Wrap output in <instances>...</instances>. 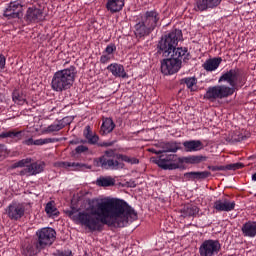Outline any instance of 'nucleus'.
Instances as JSON below:
<instances>
[{"label": "nucleus", "mask_w": 256, "mask_h": 256, "mask_svg": "<svg viewBox=\"0 0 256 256\" xmlns=\"http://www.w3.org/2000/svg\"><path fill=\"white\" fill-rule=\"evenodd\" d=\"M86 211L79 212L76 207L65 210V213L74 223L83 225L89 231H103V226L127 227L129 223L137 221V212L125 200L88 199Z\"/></svg>", "instance_id": "f257e3e1"}, {"label": "nucleus", "mask_w": 256, "mask_h": 256, "mask_svg": "<svg viewBox=\"0 0 256 256\" xmlns=\"http://www.w3.org/2000/svg\"><path fill=\"white\" fill-rule=\"evenodd\" d=\"M183 37L181 30L175 29L174 31L162 36L157 45V54L165 57L161 61V73L163 75H175L179 73L181 65H183V57L189 55L188 49L177 47L179 41Z\"/></svg>", "instance_id": "f03ea898"}, {"label": "nucleus", "mask_w": 256, "mask_h": 256, "mask_svg": "<svg viewBox=\"0 0 256 256\" xmlns=\"http://www.w3.org/2000/svg\"><path fill=\"white\" fill-rule=\"evenodd\" d=\"M203 161H207L206 156L203 155H193L184 158H179L175 154H170L162 155L159 158H152V163H155V165H158L160 169H164L165 171H173L174 169H179V167H181L183 163L198 165V163H203Z\"/></svg>", "instance_id": "7ed1b4c3"}, {"label": "nucleus", "mask_w": 256, "mask_h": 256, "mask_svg": "<svg viewBox=\"0 0 256 256\" xmlns=\"http://www.w3.org/2000/svg\"><path fill=\"white\" fill-rule=\"evenodd\" d=\"M75 77H77V68L75 66L56 71L51 80L52 91L56 93L69 91L75 83Z\"/></svg>", "instance_id": "20e7f679"}, {"label": "nucleus", "mask_w": 256, "mask_h": 256, "mask_svg": "<svg viewBox=\"0 0 256 256\" xmlns=\"http://www.w3.org/2000/svg\"><path fill=\"white\" fill-rule=\"evenodd\" d=\"M159 12L157 10L146 11L134 26L136 37H147L151 35L159 24Z\"/></svg>", "instance_id": "39448f33"}, {"label": "nucleus", "mask_w": 256, "mask_h": 256, "mask_svg": "<svg viewBox=\"0 0 256 256\" xmlns=\"http://www.w3.org/2000/svg\"><path fill=\"white\" fill-rule=\"evenodd\" d=\"M119 155L113 150L105 151V155L93 160L94 167H102L106 170L117 171V169H123L125 164L119 162Z\"/></svg>", "instance_id": "423d86ee"}, {"label": "nucleus", "mask_w": 256, "mask_h": 256, "mask_svg": "<svg viewBox=\"0 0 256 256\" xmlns=\"http://www.w3.org/2000/svg\"><path fill=\"white\" fill-rule=\"evenodd\" d=\"M233 93H235L233 92V88H229V86H210L204 94V99L213 103V101H217V99H227V97H231Z\"/></svg>", "instance_id": "0eeeda50"}, {"label": "nucleus", "mask_w": 256, "mask_h": 256, "mask_svg": "<svg viewBox=\"0 0 256 256\" xmlns=\"http://www.w3.org/2000/svg\"><path fill=\"white\" fill-rule=\"evenodd\" d=\"M56 235H57V232H55V229L51 227H45V228L39 229L36 232L37 248L45 249V247H49L53 245L56 239Z\"/></svg>", "instance_id": "6e6552de"}, {"label": "nucleus", "mask_w": 256, "mask_h": 256, "mask_svg": "<svg viewBox=\"0 0 256 256\" xmlns=\"http://www.w3.org/2000/svg\"><path fill=\"white\" fill-rule=\"evenodd\" d=\"M221 251L219 240L208 239L202 242L199 247L200 256H216Z\"/></svg>", "instance_id": "1a4fd4ad"}, {"label": "nucleus", "mask_w": 256, "mask_h": 256, "mask_svg": "<svg viewBox=\"0 0 256 256\" xmlns=\"http://www.w3.org/2000/svg\"><path fill=\"white\" fill-rule=\"evenodd\" d=\"M237 81H239V69H230L221 75L218 80V83H228L229 88L233 89V93L237 91Z\"/></svg>", "instance_id": "9d476101"}, {"label": "nucleus", "mask_w": 256, "mask_h": 256, "mask_svg": "<svg viewBox=\"0 0 256 256\" xmlns=\"http://www.w3.org/2000/svg\"><path fill=\"white\" fill-rule=\"evenodd\" d=\"M3 16L6 19H21L23 17V5L18 1L10 2L4 10Z\"/></svg>", "instance_id": "9b49d317"}, {"label": "nucleus", "mask_w": 256, "mask_h": 256, "mask_svg": "<svg viewBox=\"0 0 256 256\" xmlns=\"http://www.w3.org/2000/svg\"><path fill=\"white\" fill-rule=\"evenodd\" d=\"M6 213L11 221H19L25 215V205L12 203L7 207Z\"/></svg>", "instance_id": "f8f14e48"}, {"label": "nucleus", "mask_w": 256, "mask_h": 256, "mask_svg": "<svg viewBox=\"0 0 256 256\" xmlns=\"http://www.w3.org/2000/svg\"><path fill=\"white\" fill-rule=\"evenodd\" d=\"M223 0H196L194 9L195 11H207V9H215L219 7Z\"/></svg>", "instance_id": "ddd939ff"}, {"label": "nucleus", "mask_w": 256, "mask_h": 256, "mask_svg": "<svg viewBox=\"0 0 256 256\" xmlns=\"http://www.w3.org/2000/svg\"><path fill=\"white\" fill-rule=\"evenodd\" d=\"M43 19H45L43 10L36 7L28 8L26 12V21H29L30 23H37L39 21H43Z\"/></svg>", "instance_id": "4468645a"}, {"label": "nucleus", "mask_w": 256, "mask_h": 256, "mask_svg": "<svg viewBox=\"0 0 256 256\" xmlns=\"http://www.w3.org/2000/svg\"><path fill=\"white\" fill-rule=\"evenodd\" d=\"M214 209H216V211H233V209H235V201L231 202L228 199L216 200L214 202Z\"/></svg>", "instance_id": "2eb2a0df"}, {"label": "nucleus", "mask_w": 256, "mask_h": 256, "mask_svg": "<svg viewBox=\"0 0 256 256\" xmlns=\"http://www.w3.org/2000/svg\"><path fill=\"white\" fill-rule=\"evenodd\" d=\"M107 69L114 77H121L122 79H127V77H129L127 72H125V67H123L121 64H110Z\"/></svg>", "instance_id": "dca6fc26"}, {"label": "nucleus", "mask_w": 256, "mask_h": 256, "mask_svg": "<svg viewBox=\"0 0 256 256\" xmlns=\"http://www.w3.org/2000/svg\"><path fill=\"white\" fill-rule=\"evenodd\" d=\"M183 147L187 153L201 151L203 149V142L201 140H188L183 142Z\"/></svg>", "instance_id": "f3484780"}, {"label": "nucleus", "mask_w": 256, "mask_h": 256, "mask_svg": "<svg viewBox=\"0 0 256 256\" xmlns=\"http://www.w3.org/2000/svg\"><path fill=\"white\" fill-rule=\"evenodd\" d=\"M125 7V0H107L106 9L110 13H119Z\"/></svg>", "instance_id": "a211bd4d"}, {"label": "nucleus", "mask_w": 256, "mask_h": 256, "mask_svg": "<svg viewBox=\"0 0 256 256\" xmlns=\"http://www.w3.org/2000/svg\"><path fill=\"white\" fill-rule=\"evenodd\" d=\"M60 167L69 169L72 167V171H85L86 169H92L91 165L79 162H60Z\"/></svg>", "instance_id": "6ab92c4d"}, {"label": "nucleus", "mask_w": 256, "mask_h": 256, "mask_svg": "<svg viewBox=\"0 0 256 256\" xmlns=\"http://www.w3.org/2000/svg\"><path fill=\"white\" fill-rule=\"evenodd\" d=\"M243 167H245V164L238 162L226 166H208V169L210 171H237V169H243Z\"/></svg>", "instance_id": "aec40b11"}, {"label": "nucleus", "mask_w": 256, "mask_h": 256, "mask_svg": "<svg viewBox=\"0 0 256 256\" xmlns=\"http://www.w3.org/2000/svg\"><path fill=\"white\" fill-rule=\"evenodd\" d=\"M242 235L244 237H256V222L248 221L242 225Z\"/></svg>", "instance_id": "412c9836"}, {"label": "nucleus", "mask_w": 256, "mask_h": 256, "mask_svg": "<svg viewBox=\"0 0 256 256\" xmlns=\"http://www.w3.org/2000/svg\"><path fill=\"white\" fill-rule=\"evenodd\" d=\"M27 134L26 131H8V132H2L0 134V139H7L9 137L10 139H17V141H21V139H25V135Z\"/></svg>", "instance_id": "4be33fe9"}, {"label": "nucleus", "mask_w": 256, "mask_h": 256, "mask_svg": "<svg viewBox=\"0 0 256 256\" xmlns=\"http://www.w3.org/2000/svg\"><path fill=\"white\" fill-rule=\"evenodd\" d=\"M43 248L37 247V241L34 243H29L23 246L22 254L25 256H35L37 253H40Z\"/></svg>", "instance_id": "5701e85b"}, {"label": "nucleus", "mask_w": 256, "mask_h": 256, "mask_svg": "<svg viewBox=\"0 0 256 256\" xmlns=\"http://www.w3.org/2000/svg\"><path fill=\"white\" fill-rule=\"evenodd\" d=\"M181 217L184 219L187 217H195L199 213V207L195 205H186L181 210Z\"/></svg>", "instance_id": "b1692460"}, {"label": "nucleus", "mask_w": 256, "mask_h": 256, "mask_svg": "<svg viewBox=\"0 0 256 256\" xmlns=\"http://www.w3.org/2000/svg\"><path fill=\"white\" fill-rule=\"evenodd\" d=\"M223 59L221 57L208 59L204 64L203 67L205 71H215L221 65Z\"/></svg>", "instance_id": "393cba45"}, {"label": "nucleus", "mask_w": 256, "mask_h": 256, "mask_svg": "<svg viewBox=\"0 0 256 256\" xmlns=\"http://www.w3.org/2000/svg\"><path fill=\"white\" fill-rule=\"evenodd\" d=\"M181 143L177 142H167L160 144L162 153H177L181 149Z\"/></svg>", "instance_id": "a878e982"}, {"label": "nucleus", "mask_w": 256, "mask_h": 256, "mask_svg": "<svg viewBox=\"0 0 256 256\" xmlns=\"http://www.w3.org/2000/svg\"><path fill=\"white\" fill-rule=\"evenodd\" d=\"M113 129H115V122H113V119L105 118L101 125L100 133L102 135H107V134L111 133L113 131Z\"/></svg>", "instance_id": "bb28decb"}, {"label": "nucleus", "mask_w": 256, "mask_h": 256, "mask_svg": "<svg viewBox=\"0 0 256 256\" xmlns=\"http://www.w3.org/2000/svg\"><path fill=\"white\" fill-rule=\"evenodd\" d=\"M43 169H45V163L34 162L30 165H27V171L29 175H39V173H43Z\"/></svg>", "instance_id": "cd10ccee"}, {"label": "nucleus", "mask_w": 256, "mask_h": 256, "mask_svg": "<svg viewBox=\"0 0 256 256\" xmlns=\"http://www.w3.org/2000/svg\"><path fill=\"white\" fill-rule=\"evenodd\" d=\"M185 177H188L189 179H192L193 181L195 179H197L198 181H201L203 179H207V177H211V172H209V171L188 172L185 174Z\"/></svg>", "instance_id": "c85d7f7f"}, {"label": "nucleus", "mask_w": 256, "mask_h": 256, "mask_svg": "<svg viewBox=\"0 0 256 256\" xmlns=\"http://www.w3.org/2000/svg\"><path fill=\"white\" fill-rule=\"evenodd\" d=\"M96 183L99 187H113L115 185V179L112 177H100Z\"/></svg>", "instance_id": "c756f323"}, {"label": "nucleus", "mask_w": 256, "mask_h": 256, "mask_svg": "<svg viewBox=\"0 0 256 256\" xmlns=\"http://www.w3.org/2000/svg\"><path fill=\"white\" fill-rule=\"evenodd\" d=\"M180 84L181 85H186L188 89H190V91H195V89L193 87H195V85H197V78L195 77H187V78H183L180 80Z\"/></svg>", "instance_id": "7c9ffc66"}, {"label": "nucleus", "mask_w": 256, "mask_h": 256, "mask_svg": "<svg viewBox=\"0 0 256 256\" xmlns=\"http://www.w3.org/2000/svg\"><path fill=\"white\" fill-rule=\"evenodd\" d=\"M65 124L63 123V120L58 121L57 124H51L46 128V133H55L57 131H61V129H64Z\"/></svg>", "instance_id": "2f4dec72"}, {"label": "nucleus", "mask_w": 256, "mask_h": 256, "mask_svg": "<svg viewBox=\"0 0 256 256\" xmlns=\"http://www.w3.org/2000/svg\"><path fill=\"white\" fill-rule=\"evenodd\" d=\"M61 139L59 138H45V139H37L34 140V145H47L48 143H59Z\"/></svg>", "instance_id": "473e14b6"}, {"label": "nucleus", "mask_w": 256, "mask_h": 256, "mask_svg": "<svg viewBox=\"0 0 256 256\" xmlns=\"http://www.w3.org/2000/svg\"><path fill=\"white\" fill-rule=\"evenodd\" d=\"M118 159L124 161L125 163H130V165H139V159L135 157H129L127 155H118Z\"/></svg>", "instance_id": "72a5a7b5"}, {"label": "nucleus", "mask_w": 256, "mask_h": 256, "mask_svg": "<svg viewBox=\"0 0 256 256\" xmlns=\"http://www.w3.org/2000/svg\"><path fill=\"white\" fill-rule=\"evenodd\" d=\"M45 212L47 215H49V217H51V215H59V211H57V207H55L53 202H48L46 204Z\"/></svg>", "instance_id": "f704fd0d"}, {"label": "nucleus", "mask_w": 256, "mask_h": 256, "mask_svg": "<svg viewBox=\"0 0 256 256\" xmlns=\"http://www.w3.org/2000/svg\"><path fill=\"white\" fill-rule=\"evenodd\" d=\"M31 163V158L22 159L11 166V169H17L19 167H25Z\"/></svg>", "instance_id": "c9c22d12"}, {"label": "nucleus", "mask_w": 256, "mask_h": 256, "mask_svg": "<svg viewBox=\"0 0 256 256\" xmlns=\"http://www.w3.org/2000/svg\"><path fill=\"white\" fill-rule=\"evenodd\" d=\"M12 99L14 103H17L18 105H23V103H25V98L17 91L13 92Z\"/></svg>", "instance_id": "e433bc0d"}, {"label": "nucleus", "mask_w": 256, "mask_h": 256, "mask_svg": "<svg viewBox=\"0 0 256 256\" xmlns=\"http://www.w3.org/2000/svg\"><path fill=\"white\" fill-rule=\"evenodd\" d=\"M75 151L78 155H81V153H87V151H89V147L85 145H80L76 147Z\"/></svg>", "instance_id": "4c0bfd02"}, {"label": "nucleus", "mask_w": 256, "mask_h": 256, "mask_svg": "<svg viewBox=\"0 0 256 256\" xmlns=\"http://www.w3.org/2000/svg\"><path fill=\"white\" fill-rule=\"evenodd\" d=\"M150 153H154L155 155H159L158 157H151L150 158V161H153L152 159L155 158V159H159V157H161L162 155H167V154H164L163 153V150H155L153 148L149 149Z\"/></svg>", "instance_id": "58836bf2"}, {"label": "nucleus", "mask_w": 256, "mask_h": 256, "mask_svg": "<svg viewBox=\"0 0 256 256\" xmlns=\"http://www.w3.org/2000/svg\"><path fill=\"white\" fill-rule=\"evenodd\" d=\"M117 50V47L115 46V44H111V45H108L105 49V52L108 54V55H112L113 52H115Z\"/></svg>", "instance_id": "ea45409f"}, {"label": "nucleus", "mask_w": 256, "mask_h": 256, "mask_svg": "<svg viewBox=\"0 0 256 256\" xmlns=\"http://www.w3.org/2000/svg\"><path fill=\"white\" fill-rule=\"evenodd\" d=\"M6 61L7 59L5 58V56L3 54H0V72L3 71V69H5Z\"/></svg>", "instance_id": "a19ab883"}, {"label": "nucleus", "mask_w": 256, "mask_h": 256, "mask_svg": "<svg viewBox=\"0 0 256 256\" xmlns=\"http://www.w3.org/2000/svg\"><path fill=\"white\" fill-rule=\"evenodd\" d=\"M84 136L88 140L93 136V134L91 133V126H86L85 131H84Z\"/></svg>", "instance_id": "79ce46f5"}, {"label": "nucleus", "mask_w": 256, "mask_h": 256, "mask_svg": "<svg viewBox=\"0 0 256 256\" xmlns=\"http://www.w3.org/2000/svg\"><path fill=\"white\" fill-rule=\"evenodd\" d=\"M98 141H99V136L92 135V136H90L88 143H90V145H95Z\"/></svg>", "instance_id": "37998d69"}, {"label": "nucleus", "mask_w": 256, "mask_h": 256, "mask_svg": "<svg viewBox=\"0 0 256 256\" xmlns=\"http://www.w3.org/2000/svg\"><path fill=\"white\" fill-rule=\"evenodd\" d=\"M110 59H111V57H109V55H102V56L100 57V62L103 63V64H105V63H107Z\"/></svg>", "instance_id": "c03bdc74"}, {"label": "nucleus", "mask_w": 256, "mask_h": 256, "mask_svg": "<svg viewBox=\"0 0 256 256\" xmlns=\"http://www.w3.org/2000/svg\"><path fill=\"white\" fill-rule=\"evenodd\" d=\"M23 145H35V140H33V138H28L23 141Z\"/></svg>", "instance_id": "a18cd8bd"}, {"label": "nucleus", "mask_w": 256, "mask_h": 256, "mask_svg": "<svg viewBox=\"0 0 256 256\" xmlns=\"http://www.w3.org/2000/svg\"><path fill=\"white\" fill-rule=\"evenodd\" d=\"M113 144L114 142H100L98 143V147H112Z\"/></svg>", "instance_id": "49530a36"}, {"label": "nucleus", "mask_w": 256, "mask_h": 256, "mask_svg": "<svg viewBox=\"0 0 256 256\" xmlns=\"http://www.w3.org/2000/svg\"><path fill=\"white\" fill-rule=\"evenodd\" d=\"M58 256H73L71 252H58Z\"/></svg>", "instance_id": "de8ad7c7"}, {"label": "nucleus", "mask_w": 256, "mask_h": 256, "mask_svg": "<svg viewBox=\"0 0 256 256\" xmlns=\"http://www.w3.org/2000/svg\"><path fill=\"white\" fill-rule=\"evenodd\" d=\"M70 145H79V140H71Z\"/></svg>", "instance_id": "09e8293b"}, {"label": "nucleus", "mask_w": 256, "mask_h": 256, "mask_svg": "<svg viewBox=\"0 0 256 256\" xmlns=\"http://www.w3.org/2000/svg\"><path fill=\"white\" fill-rule=\"evenodd\" d=\"M27 173H29V171H27V166L24 170L20 171V175H27Z\"/></svg>", "instance_id": "8fccbe9b"}, {"label": "nucleus", "mask_w": 256, "mask_h": 256, "mask_svg": "<svg viewBox=\"0 0 256 256\" xmlns=\"http://www.w3.org/2000/svg\"><path fill=\"white\" fill-rule=\"evenodd\" d=\"M3 99H4L3 95L0 94V103H3Z\"/></svg>", "instance_id": "3c124183"}, {"label": "nucleus", "mask_w": 256, "mask_h": 256, "mask_svg": "<svg viewBox=\"0 0 256 256\" xmlns=\"http://www.w3.org/2000/svg\"><path fill=\"white\" fill-rule=\"evenodd\" d=\"M0 149H5V144H0Z\"/></svg>", "instance_id": "603ef678"}, {"label": "nucleus", "mask_w": 256, "mask_h": 256, "mask_svg": "<svg viewBox=\"0 0 256 256\" xmlns=\"http://www.w3.org/2000/svg\"><path fill=\"white\" fill-rule=\"evenodd\" d=\"M79 143H87V140H80Z\"/></svg>", "instance_id": "864d4df0"}, {"label": "nucleus", "mask_w": 256, "mask_h": 256, "mask_svg": "<svg viewBox=\"0 0 256 256\" xmlns=\"http://www.w3.org/2000/svg\"><path fill=\"white\" fill-rule=\"evenodd\" d=\"M187 59V57H184V60Z\"/></svg>", "instance_id": "5fc2aeb1"}]
</instances>
